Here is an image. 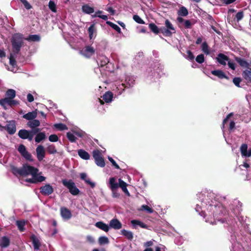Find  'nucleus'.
<instances>
[{
  "label": "nucleus",
  "mask_w": 251,
  "mask_h": 251,
  "mask_svg": "<svg viewBox=\"0 0 251 251\" xmlns=\"http://www.w3.org/2000/svg\"><path fill=\"white\" fill-rule=\"evenodd\" d=\"M13 174L22 176H31L32 178H27L25 181L28 183L36 184L38 182H41L46 180V177L38 175L39 169L33 166H30L27 163L24 164L20 168L14 167L12 169Z\"/></svg>",
  "instance_id": "1"
},
{
  "label": "nucleus",
  "mask_w": 251,
  "mask_h": 251,
  "mask_svg": "<svg viewBox=\"0 0 251 251\" xmlns=\"http://www.w3.org/2000/svg\"><path fill=\"white\" fill-rule=\"evenodd\" d=\"M13 51L18 54L24 44L23 35L21 33L14 34L11 39Z\"/></svg>",
  "instance_id": "2"
},
{
  "label": "nucleus",
  "mask_w": 251,
  "mask_h": 251,
  "mask_svg": "<svg viewBox=\"0 0 251 251\" xmlns=\"http://www.w3.org/2000/svg\"><path fill=\"white\" fill-rule=\"evenodd\" d=\"M165 26L160 27V32L166 37H171L176 33V29L171 22L168 19L165 21Z\"/></svg>",
  "instance_id": "3"
},
{
  "label": "nucleus",
  "mask_w": 251,
  "mask_h": 251,
  "mask_svg": "<svg viewBox=\"0 0 251 251\" xmlns=\"http://www.w3.org/2000/svg\"><path fill=\"white\" fill-rule=\"evenodd\" d=\"M62 183L65 187L68 189L70 193L72 195L76 196L79 194L80 191L76 187L75 183L72 179H63Z\"/></svg>",
  "instance_id": "4"
},
{
  "label": "nucleus",
  "mask_w": 251,
  "mask_h": 251,
  "mask_svg": "<svg viewBox=\"0 0 251 251\" xmlns=\"http://www.w3.org/2000/svg\"><path fill=\"white\" fill-rule=\"evenodd\" d=\"M19 104L18 101L7 98L0 99V105L5 109H7V106L13 107Z\"/></svg>",
  "instance_id": "5"
},
{
  "label": "nucleus",
  "mask_w": 251,
  "mask_h": 251,
  "mask_svg": "<svg viewBox=\"0 0 251 251\" xmlns=\"http://www.w3.org/2000/svg\"><path fill=\"white\" fill-rule=\"evenodd\" d=\"M93 157L95 159L96 164L98 166L100 167H104L105 166V163L104 158L99 150H94L93 151Z\"/></svg>",
  "instance_id": "6"
},
{
  "label": "nucleus",
  "mask_w": 251,
  "mask_h": 251,
  "mask_svg": "<svg viewBox=\"0 0 251 251\" xmlns=\"http://www.w3.org/2000/svg\"><path fill=\"white\" fill-rule=\"evenodd\" d=\"M211 210L213 211V217L218 221H220V218L219 216H221L223 214L224 208L221 206L210 205Z\"/></svg>",
  "instance_id": "7"
},
{
  "label": "nucleus",
  "mask_w": 251,
  "mask_h": 251,
  "mask_svg": "<svg viewBox=\"0 0 251 251\" xmlns=\"http://www.w3.org/2000/svg\"><path fill=\"white\" fill-rule=\"evenodd\" d=\"M53 188L50 184H46L40 188V192L44 196H49L53 192Z\"/></svg>",
  "instance_id": "8"
},
{
  "label": "nucleus",
  "mask_w": 251,
  "mask_h": 251,
  "mask_svg": "<svg viewBox=\"0 0 251 251\" xmlns=\"http://www.w3.org/2000/svg\"><path fill=\"white\" fill-rule=\"evenodd\" d=\"M95 52V50L91 46H86L83 50L80 51V53L87 58H90Z\"/></svg>",
  "instance_id": "9"
},
{
  "label": "nucleus",
  "mask_w": 251,
  "mask_h": 251,
  "mask_svg": "<svg viewBox=\"0 0 251 251\" xmlns=\"http://www.w3.org/2000/svg\"><path fill=\"white\" fill-rule=\"evenodd\" d=\"M60 214L62 218L64 220H68L72 217L70 210L65 207H61L60 208Z\"/></svg>",
  "instance_id": "10"
},
{
  "label": "nucleus",
  "mask_w": 251,
  "mask_h": 251,
  "mask_svg": "<svg viewBox=\"0 0 251 251\" xmlns=\"http://www.w3.org/2000/svg\"><path fill=\"white\" fill-rule=\"evenodd\" d=\"M5 129L10 135L14 134L16 131V127L15 121H11L9 122V123L5 126Z\"/></svg>",
  "instance_id": "11"
},
{
  "label": "nucleus",
  "mask_w": 251,
  "mask_h": 251,
  "mask_svg": "<svg viewBox=\"0 0 251 251\" xmlns=\"http://www.w3.org/2000/svg\"><path fill=\"white\" fill-rule=\"evenodd\" d=\"M216 59L219 64L224 66L226 65V61L228 62L230 60L227 56L222 53H220L217 55Z\"/></svg>",
  "instance_id": "12"
},
{
  "label": "nucleus",
  "mask_w": 251,
  "mask_h": 251,
  "mask_svg": "<svg viewBox=\"0 0 251 251\" xmlns=\"http://www.w3.org/2000/svg\"><path fill=\"white\" fill-rule=\"evenodd\" d=\"M37 158L39 161H42L45 157V151L42 145H39L36 148Z\"/></svg>",
  "instance_id": "13"
},
{
  "label": "nucleus",
  "mask_w": 251,
  "mask_h": 251,
  "mask_svg": "<svg viewBox=\"0 0 251 251\" xmlns=\"http://www.w3.org/2000/svg\"><path fill=\"white\" fill-rule=\"evenodd\" d=\"M30 239L32 241L34 250H38L41 245L40 240L34 234H32L30 237Z\"/></svg>",
  "instance_id": "14"
},
{
  "label": "nucleus",
  "mask_w": 251,
  "mask_h": 251,
  "mask_svg": "<svg viewBox=\"0 0 251 251\" xmlns=\"http://www.w3.org/2000/svg\"><path fill=\"white\" fill-rule=\"evenodd\" d=\"M235 60L242 68L249 69L250 64L245 59L240 57L235 56Z\"/></svg>",
  "instance_id": "15"
},
{
  "label": "nucleus",
  "mask_w": 251,
  "mask_h": 251,
  "mask_svg": "<svg viewBox=\"0 0 251 251\" xmlns=\"http://www.w3.org/2000/svg\"><path fill=\"white\" fill-rule=\"evenodd\" d=\"M109 227L115 229H119L122 228V225L119 220L115 218L110 221Z\"/></svg>",
  "instance_id": "16"
},
{
  "label": "nucleus",
  "mask_w": 251,
  "mask_h": 251,
  "mask_svg": "<svg viewBox=\"0 0 251 251\" xmlns=\"http://www.w3.org/2000/svg\"><path fill=\"white\" fill-rule=\"evenodd\" d=\"M177 21L180 24H183L185 28H191L193 24L189 20H185L183 18L181 17H178L177 18Z\"/></svg>",
  "instance_id": "17"
},
{
  "label": "nucleus",
  "mask_w": 251,
  "mask_h": 251,
  "mask_svg": "<svg viewBox=\"0 0 251 251\" xmlns=\"http://www.w3.org/2000/svg\"><path fill=\"white\" fill-rule=\"evenodd\" d=\"M109 62L108 58L105 55H100L98 57L97 63L99 66L102 67L105 66Z\"/></svg>",
  "instance_id": "18"
},
{
  "label": "nucleus",
  "mask_w": 251,
  "mask_h": 251,
  "mask_svg": "<svg viewBox=\"0 0 251 251\" xmlns=\"http://www.w3.org/2000/svg\"><path fill=\"white\" fill-rule=\"evenodd\" d=\"M211 73L213 75L217 76L220 79H229L228 76H227L223 71L220 70L212 71Z\"/></svg>",
  "instance_id": "19"
},
{
  "label": "nucleus",
  "mask_w": 251,
  "mask_h": 251,
  "mask_svg": "<svg viewBox=\"0 0 251 251\" xmlns=\"http://www.w3.org/2000/svg\"><path fill=\"white\" fill-rule=\"evenodd\" d=\"M37 116V109L35 111H33L32 112H29L27 113L24 115L23 116V118L28 120V121H31L35 119Z\"/></svg>",
  "instance_id": "20"
},
{
  "label": "nucleus",
  "mask_w": 251,
  "mask_h": 251,
  "mask_svg": "<svg viewBox=\"0 0 251 251\" xmlns=\"http://www.w3.org/2000/svg\"><path fill=\"white\" fill-rule=\"evenodd\" d=\"M10 243V239L7 236H3L0 239V247L1 248H7Z\"/></svg>",
  "instance_id": "21"
},
{
  "label": "nucleus",
  "mask_w": 251,
  "mask_h": 251,
  "mask_svg": "<svg viewBox=\"0 0 251 251\" xmlns=\"http://www.w3.org/2000/svg\"><path fill=\"white\" fill-rule=\"evenodd\" d=\"M109 183V188L112 191L117 190L119 188V183L116 182V178L114 177L110 178Z\"/></svg>",
  "instance_id": "22"
},
{
  "label": "nucleus",
  "mask_w": 251,
  "mask_h": 251,
  "mask_svg": "<svg viewBox=\"0 0 251 251\" xmlns=\"http://www.w3.org/2000/svg\"><path fill=\"white\" fill-rule=\"evenodd\" d=\"M243 78L248 82L251 83V68L246 69L242 73Z\"/></svg>",
  "instance_id": "23"
},
{
  "label": "nucleus",
  "mask_w": 251,
  "mask_h": 251,
  "mask_svg": "<svg viewBox=\"0 0 251 251\" xmlns=\"http://www.w3.org/2000/svg\"><path fill=\"white\" fill-rule=\"evenodd\" d=\"M95 226L106 232H108L109 229V226L107 224L101 221L97 222L95 224Z\"/></svg>",
  "instance_id": "24"
},
{
  "label": "nucleus",
  "mask_w": 251,
  "mask_h": 251,
  "mask_svg": "<svg viewBox=\"0 0 251 251\" xmlns=\"http://www.w3.org/2000/svg\"><path fill=\"white\" fill-rule=\"evenodd\" d=\"M113 94L111 91L106 92L102 96L103 100L106 103L110 102L112 100Z\"/></svg>",
  "instance_id": "25"
},
{
  "label": "nucleus",
  "mask_w": 251,
  "mask_h": 251,
  "mask_svg": "<svg viewBox=\"0 0 251 251\" xmlns=\"http://www.w3.org/2000/svg\"><path fill=\"white\" fill-rule=\"evenodd\" d=\"M77 153L79 157L83 159L88 160L90 157V154L84 150H78L77 151Z\"/></svg>",
  "instance_id": "26"
},
{
  "label": "nucleus",
  "mask_w": 251,
  "mask_h": 251,
  "mask_svg": "<svg viewBox=\"0 0 251 251\" xmlns=\"http://www.w3.org/2000/svg\"><path fill=\"white\" fill-rule=\"evenodd\" d=\"M80 177L82 180L85 181V182L90 185L91 187L93 188L95 186V183L92 182L90 179L87 178V176L85 173H82L80 174Z\"/></svg>",
  "instance_id": "27"
},
{
  "label": "nucleus",
  "mask_w": 251,
  "mask_h": 251,
  "mask_svg": "<svg viewBox=\"0 0 251 251\" xmlns=\"http://www.w3.org/2000/svg\"><path fill=\"white\" fill-rule=\"evenodd\" d=\"M28 130L26 129H20L18 133L19 137L22 139H27L28 138Z\"/></svg>",
  "instance_id": "28"
},
{
  "label": "nucleus",
  "mask_w": 251,
  "mask_h": 251,
  "mask_svg": "<svg viewBox=\"0 0 251 251\" xmlns=\"http://www.w3.org/2000/svg\"><path fill=\"white\" fill-rule=\"evenodd\" d=\"M40 125V122L38 120L33 119L27 123V126L30 128L37 127Z\"/></svg>",
  "instance_id": "29"
},
{
  "label": "nucleus",
  "mask_w": 251,
  "mask_h": 251,
  "mask_svg": "<svg viewBox=\"0 0 251 251\" xmlns=\"http://www.w3.org/2000/svg\"><path fill=\"white\" fill-rule=\"evenodd\" d=\"M121 232V234L126 237L128 240L131 241L133 239V234L131 231L124 229H122Z\"/></svg>",
  "instance_id": "30"
},
{
  "label": "nucleus",
  "mask_w": 251,
  "mask_h": 251,
  "mask_svg": "<svg viewBox=\"0 0 251 251\" xmlns=\"http://www.w3.org/2000/svg\"><path fill=\"white\" fill-rule=\"evenodd\" d=\"M46 135L45 132H39L37 133L35 137V141L37 143L41 142L46 139Z\"/></svg>",
  "instance_id": "31"
},
{
  "label": "nucleus",
  "mask_w": 251,
  "mask_h": 251,
  "mask_svg": "<svg viewBox=\"0 0 251 251\" xmlns=\"http://www.w3.org/2000/svg\"><path fill=\"white\" fill-rule=\"evenodd\" d=\"M82 10L83 12L90 14L94 12L93 7L90 6L88 4H86L82 6Z\"/></svg>",
  "instance_id": "32"
},
{
  "label": "nucleus",
  "mask_w": 251,
  "mask_h": 251,
  "mask_svg": "<svg viewBox=\"0 0 251 251\" xmlns=\"http://www.w3.org/2000/svg\"><path fill=\"white\" fill-rule=\"evenodd\" d=\"M16 225L20 231L23 232L25 230V220H18L16 222Z\"/></svg>",
  "instance_id": "33"
},
{
  "label": "nucleus",
  "mask_w": 251,
  "mask_h": 251,
  "mask_svg": "<svg viewBox=\"0 0 251 251\" xmlns=\"http://www.w3.org/2000/svg\"><path fill=\"white\" fill-rule=\"evenodd\" d=\"M16 97V91L14 89H8L5 93V97L10 99H13Z\"/></svg>",
  "instance_id": "34"
},
{
  "label": "nucleus",
  "mask_w": 251,
  "mask_h": 251,
  "mask_svg": "<svg viewBox=\"0 0 251 251\" xmlns=\"http://www.w3.org/2000/svg\"><path fill=\"white\" fill-rule=\"evenodd\" d=\"M41 37L39 35H30L28 37L25 38V40L32 42H39L40 41Z\"/></svg>",
  "instance_id": "35"
},
{
  "label": "nucleus",
  "mask_w": 251,
  "mask_h": 251,
  "mask_svg": "<svg viewBox=\"0 0 251 251\" xmlns=\"http://www.w3.org/2000/svg\"><path fill=\"white\" fill-rule=\"evenodd\" d=\"M103 13V11L101 10H98L95 12V13L92 15V18L99 17L101 18L105 21L108 19V17L107 15H101Z\"/></svg>",
  "instance_id": "36"
},
{
  "label": "nucleus",
  "mask_w": 251,
  "mask_h": 251,
  "mask_svg": "<svg viewBox=\"0 0 251 251\" xmlns=\"http://www.w3.org/2000/svg\"><path fill=\"white\" fill-rule=\"evenodd\" d=\"M149 27L151 30L156 34H157L160 32V28H159L154 23L150 24Z\"/></svg>",
  "instance_id": "37"
},
{
  "label": "nucleus",
  "mask_w": 251,
  "mask_h": 251,
  "mask_svg": "<svg viewBox=\"0 0 251 251\" xmlns=\"http://www.w3.org/2000/svg\"><path fill=\"white\" fill-rule=\"evenodd\" d=\"M177 14L180 16H186L188 14V11L184 6H181L177 11Z\"/></svg>",
  "instance_id": "38"
},
{
  "label": "nucleus",
  "mask_w": 251,
  "mask_h": 251,
  "mask_svg": "<svg viewBox=\"0 0 251 251\" xmlns=\"http://www.w3.org/2000/svg\"><path fill=\"white\" fill-rule=\"evenodd\" d=\"M96 29L95 28V24H93L90 25L88 28L89 36L90 39H92L94 37V33L96 32Z\"/></svg>",
  "instance_id": "39"
},
{
  "label": "nucleus",
  "mask_w": 251,
  "mask_h": 251,
  "mask_svg": "<svg viewBox=\"0 0 251 251\" xmlns=\"http://www.w3.org/2000/svg\"><path fill=\"white\" fill-rule=\"evenodd\" d=\"M106 24L110 26L112 28H113L114 29H115L118 33H121V30L120 27L118 26L117 25L113 23L112 22L110 21H106Z\"/></svg>",
  "instance_id": "40"
},
{
  "label": "nucleus",
  "mask_w": 251,
  "mask_h": 251,
  "mask_svg": "<svg viewBox=\"0 0 251 251\" xmlns=\"http://www.w3.org/2000/svg\"><path fill=\"white\" fill-rule=\"evenodd\" d=\"M205 20L209 23V25L215 24L216 25L219 26V24L214 20L212 16L209 14L206 15Z\"/></svg>",
  "instance_id": "41"
},
{
  "label": "nucleus",
  "mask_w": 251,
  "mask_h": 251,
  "mask_svg": "<svg viewBox=\"0 0 251 251\" xmlns=\"http://www.w3.org/2000/svg\"><path fill=\"white\" fill-rule=\"evenodd\" d=\"M211 28L213 30L214 32H215L217 34L220 36H222L223 34L220 31V30L219 29V27H220V25H219V26H217L215 25V24H210V25Z\"/></svg>",
  "instance_id": "42"
},
{
  "label": "nucleus",
  "mask_w": 251,
  "mask_h": 251,
  "mask_svg": "<svg viewBox=\"0 0 251 251\" xmlns=\"http://www.w3.org/2000/svg\"><path fill=\"white\" fill-rule=\"evenodd\" d=\"M54 126L58 129L59 130L62 131L64 130H67L68 127L67 126L64 124L62 123H58V124H55L54 125Z\"/></svg>",
  "instance_id": "43"
},
{
  "label": "nucleus",
  "mask_w": 251,
  "mask_h": 251,
  "mask_svg": "<svg viewBox=\"0 0 251 251\" xmlns=\"http://www.w3.org/2000/svg\"><path fill=\"white\" fill-rule=\"evenodd\" d=\"M201 50L202 51L206 54H209L210 51L209 50V47L206 42H204L202 43L201 45Z\"/></svg>",
  "instance_id": "44"
},
{
  "label": "nucleus",
  "mask_w": 251,
  "mask_h": 251,
  "mask_svg": "<svg viewBox=\"0 0 251 251\" xmlns=\"http://www.w3.org/2000/svg\"><path fill=\"white\" fill-rule=\"evenodd\" d=\"M49 8L53 12H56V5L55 2L52 0H50L49 2Z\"/></svg>",
  "instance_id": "45"
},
{
  "label": "nucleus",
  "mask_w": 251,
  "mask_h": 251,
  "mask_svg": "<svg viewBox=\"0 0 251 251\" xmlns=\"http://www.w3.org/2000/svg\"><path fill=\"white\" fill-rule=\"evenodd\" d=\"M68 140L72 143L75 142L76 138V137L70 132H68L66 134Z\"/></svg>",
  "instance_id": "46"
},
{
  "label": "nucleus",
  "mask_w": 251,
  "mask_h": 251,
  "mask_svg": "<svg viewBox=\"0 0 251 251\" xmlns=\"http://www.w3.org/2000/svg\"><path fill=\"white\" fill-rule=\"evenodd\" d=\"M248 150V146L246 144H243L240 147V151L242 156H245Z\"/></svg>",
  "instance_id": "47"
},
{
  "label": "nucleus",
  "mask_w": 251,
  "mask_h": 251,
  "mask_svg": "<svg viewBox=\"0 0 251 251\" xmlns=\"http://www.w3.org/2000/svg\"><path fill=\"white\" fill-rule=\"evenodd\" d=\"M47 150L49 154H54L57 152L55 147L53 145L49 146L47 147Z\"/></svg>",
  "instance_id": "48"
},
{
  "label": "nucleus",
  "mask_w": 251,
  "mask_h": 251,
  "mask_svg": "<svg viewBox=\"0 0 251 251\" xmlns=\"http://www.w3.org/2000/svg\"><path fill=\"white\" fill-rule=\"evenodd\" d=\"M99 243L100 245L107 244L109 243L108 238L106 236H101L99 238Z\"/></svg>",
  "instance_id": "49"
},
{
  "label": "nucleus",
  "mask_w": 251,
  "mask_h": 251,
  "mask_svg": "<svg viewBox=\"0 0 251 251\" xmlns=\"http://www.w3.org/2000/svg\"><path fill=\"white\" fill-rule=\"evenodd\" d=\"M141 210H145L147 211V212L148 213H152L153 212H154V210L149 207L148 205H142L141 207Z\"/></svg>",
  "instance_id": "50"
},
{
  "label": "nucleus",
  "mask_w": 251,
  "mask_h": 251,
  "mask_svg": "<svg viewBox=\"0 0 251 251\" xmlns=\"http://www.w3.org/2000/svg\"><path fill=\"white\" fill-rule=\"evenodd\" d=\"M23 157H24L26 160L32 161L33 159L32 158V156L31 154L28 152L27 151H26L25 152H24L23 154L21 155Z\"/></svg>",
  "instance_id": "51"
},
{
  "label": "nucleus",
  "mask_w": 251,
  "mask_h": 251,
  "mask_svg": "<svg viewBox=\"0 0 251 251\" xmlns=\"http://www.w3.org/2000/svg\"><path fill=\"white\" fill-rule=\"evenodd\" d=\"M204 56L203 54L198 55L196 58V61L197 62L200 64H201L204 62Z\"/></svg>",
  "instance_id": "52"
},
{
  "label": "nucleus",
  "mask_w": 251,
  "mask_h": 251,
  "mask_svg": "<svg viewBox=\"0 0 251 251\" xmlns=\"http://www.w3.org/2000/svg\"><path fill=\"white\" fill-rule=\"evenodd\" d=\"M133 20L137 23L140 24H144V21L137 15H135L133 17Z\"/></svg>",
  "instance_id": "53"
},
{
  "label": "nucleus",
  "mask_w": 251,
  "mask_h": 251,
  "mask_svg": "<svg viewBox=\"0 0 251 251\" xmlns=\"http://www.w3.org/2000/svg\"><path fill=\"white\" fill-rule=\"evenodd\" d=\"M244 17V12L242 11L238 12L235 15L236 20L237 22L241 20Z\"/></svg>",
  "instance_id": "54"
},
{
  "label": "nucleus",
  "mask_w": 251,
  "mask_h": 251,
  "mask_svg": "<svg viewBox=\"0 0 251 251\" xmlns=\"http://www.w3.org/2000/svg\"><path fill=\"white\" fill-rule=\"evenodd\" d=\"M9 63L10 65L13 67H15L16 66V61L12 54H10L9 57Z\"/></svg>",
  "instance_id": "55"
},
{
  "label": "nucleus",
  "mask_w": 251,
  "mask_h": 251,
  "mask_svg": "<svg viewBox=\"0 0 251 251\" xmlns=\"http://www.w3.org/2000/svg\"><path fill=\"white\" fill-rule=\"evenodd\" d=\"M18 151L21 153V154H23L24 152L27 151L25 147L23 144H21L19 146L18 148Z\"/></svg>",
  "instance_id": "56"
},
{
  "label": "nucleus",
  "mask_w": 251,
  "mask_h": 251,
  "mask_svg": "<svg viewBox=\"0 0 251 251\" xmlns=\"http://www.w3.org/2000/svg\"><path fill=\"white\" fill-rule=\"evenodd\" d=\"M241 81L240 77H235L233 79V82L238 87H240V83Z\"/></svg>",
  "instance_id": "57"
},
{
  "label": "nucleus",
  "mask_w": 251,
  "mask_h": 251,
  "mask_svg": "<svg viewBox=\"0 0 251 251\" xmlns=\"http://www.w3.org/2000/svg\"><path fill=\"white\" fill-rule=\"evenodd\" d=\"M49 139L50 141L52 142H55L58 141L59 138L58 136L56 134H51L49 137Z\"/></svg>",
  "instance_id": "58"
},
{
  "label": "nucleus",
  "mask_w": 251,
  "mask_h": 251,
  "mask_svg": "<svg viewBox=\"0 0 251 251\" xmlns=\"http://www.w3.org/2000/svg\"><path fill=\"white\" fill-rule=\"evenodd\" d=\"M108 158L109 161L112 163V165L114 166L116 169H120L119 166L111 157L109 156Z\"/></svg>",
  "instance_id": "59"
},
{
  "label": "nucleus",
  "mask_w": 251,
  "mask_h": 251,
  "mask_svg": "<svg viewBox=\"0 0 251 251\" xmlns=\"http://www.w3.org/2000/svg\"><path fill=\"white\" fill-rule=\"evenodd\" d=\"M119 187H120L121 188H123L126 187H127V184L126 182L123 181L121 178L119 179Z\"/></svg>",
  "instance_id": "60"
},
{
  "label": "nucleus",
  "mask_w": 251,
  "mask_h": 251,
  "mask_svg": "<svg viewBox=\"0 0 251 251\" xmlns=\"http://www.w3.org/2000/svg\"><path fill=\"white\" fill-rule=\"evenodd\" d=\"M187 58L191 60V61H193L194 60V58H195V56L193 53V52L191 51V50H187Z\"/></svg>",
  "instance_id": "61"
},
{
  "label": "nucleus",
  "mask_w": 251,
  "mask_h": 251,
  "mask_svg": "<svg viewBox=\"0 0 251 251\" xmlns=\"http://www.w3.org/2000/svg\"><path fill=\"white\" fill-rule=\"evenodd\" d=\"M22 3L24 4L25 7L27 10H29L32 8V6L26 0H24Z\"/></svg>",
  "instance_id": "62"
},
{
  "label": "nucleus",
  "mask_w": 251,
  "mask_h": 251,
  "mask_svg": "<svg viewBox=\"0 0 251 251\" xmlns=\"http://www.w3.org/2000/svg\"><path fill=\"white\" fill-rule=\"evenodd\" d=\"M227 64H228L229 68H230L231 70H235V64L234 63L231 62L230 60H229L227 62Z\"/></svg>",
  "instance_id": "63"
},
{
  "label": "nucleus",
  "mask_w": 251,
  "mask_h": 251,
  "mask_svg": "<svg viewBox=\"0 0 251 251\" xmlns=\"http://www.w3.org/2000/svg\"><path fill=\"white\" fill-rule=\"evenodd\" d=\"M29 133H28V140L29 141H31L33 140V138L34 136L35 135V134H34L33 131L31 130H28Z\"/></svg>",
  "instance_id": "64"
}]
</instances>
